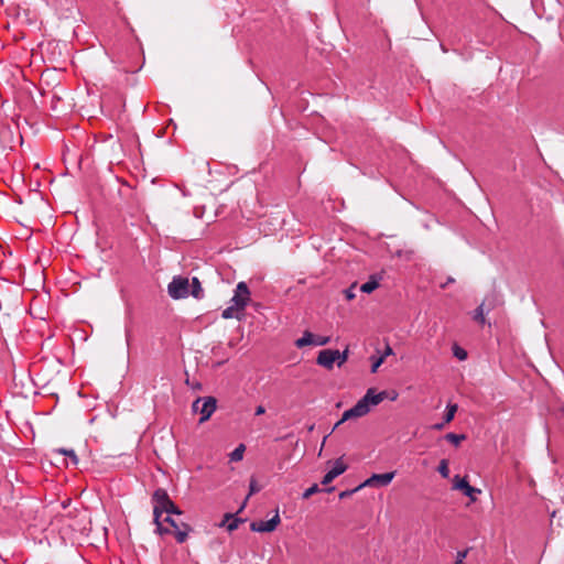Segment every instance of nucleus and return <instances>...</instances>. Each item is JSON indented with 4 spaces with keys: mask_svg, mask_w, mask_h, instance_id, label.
I'll use <instances>...</instances> for the list:
<instances>
[{
    "mask_svg": "<svg viewBox=\"0 0 564 564\" xmlns=\"http://www.w3.org/2000/svg\"><path fill=\"white\" fill-rule=\"evenodd\" d=\"M386 398H388L386 391L376 393L375 389H368L366 394L352 408L344 412L341 420L336 424V426L347 420L365 416L370 412L371 405H378Z\"/></svg>",
    "mask_w": 564,
    "mask_h": 564,
    "instance_id": "1",
    "label": "nucleus"
},
{
    "mask_svg": "<svg viewBox=\"0 0 564 564\" xmlns=\"http://www.w3.org/2000/svg\"><path fill=\"white\" fill-rule=\"evenodd\" d=\"M153 502V521L156 525L155 532L159 534H165L170 532L169 528L164 527L161 521V517L167 508H172V500L169 497V494L163 488H158L152 495Z\"/></svg>",
    "mask_w": 564,
    "mask_h": 564,
    "instance_id": "2",
    "label": "nucleus"
},
{
    "mask_svg": "<svg viewBox=\"0 0 564 564\" xmlns=\"http://www.w3.org/2000/svg\"><path fill=\"white\" fill-rule=\"evenodd\" d=\"M217 401L214 397L198 398L193 402L192 409L200 414L199 422L207 421L216 410Z\"/></svg>",
    "mask_w": 564,
    "mask_h": 564,
    "instance_id": "3",
    "label": "nucleus"
},
{
    "mask_svg": "<svg viewBox=\"0 0 564 564\" xmlns=\"http://www.w3.org/2000/svg\"><path fill=\"white\" fill-rule=\"evenodd\" d=\"M169 295L172 299H185L189 295V281L184 276H174L167 286Z\"/></svg>",
    "mask_w": 564,
    "mask_h": 564,
    "instance_id": "4",
    "label": "nucleus"
},
{
    "mask_svg": "<svg viewBox=\"0 0 564 564\" xmlns=\"http://www.w3.org/2000/svg\"><path fill=\"white\" fill-rule=\"evenodd\" d=\"M250 301V291L245 282H239L235 290V295L230 300V305L240 312H243Z\"/></svg>",
    "mask_w": 564,
    "mask_h": 564,
    "instance_id": "5",
    "label": "nucleus"
},
{
    "mask_svg": "<svg viewBox=\"0 0 564 564\" xmlns=\"http://www.w3.org/2000/svg\"><path fill=\"white\" fill-rule=\"evenodd\" d=\"M161 521L162 523H169L173 528V530L169 529V533H173L178 543H184L188 536V533L192 531V528L187 523H178L169 514Z\"/></svg>",
    "mask_w": 564,
    "mask_h": 564,
    "instance_id": "6",
    "label": "nucleus"
},
{
    "mask_svg": "<svg viewBox=\"0 0 564 564\" xmlns=\"http://www.w3.org/2000/svg\"><path fill=\"white\" fill-rule=\"evenodd\" d=\"M395 471L384 473V474H373L371 477L366 479L358 488V490L362 487H386L388 486L394 478Z\"/></svg>",
    "mask_w": 564,
    "mask_h": 564,
    "instance_id": "7",
    "label": "nucleus"
},
{
    "mask_svg": "<svg viewBox=\"0 0 564 564\" xmlns=\"http://www.w3.org/2000/svg\"><path fill=\"white\" fill-rule=\"evenodd\" d=\"M454 481L455 489L462 490L463 494L467 496L471 502L477 500V495L481 492L480 489L470 486L466 478H459V476H455Z\"/></svg>",
    "mask_w": 564,
    "mask_h": 564,
    "instance_id": "8",
    "label": "nucleus"
},
{
    "mask_svg": "<svg viewBox=\"0 0 564 564\" xmlns=\"http://www.w3.org/2000/svg\"><path fill=\"white\" fill-rule=\"evenodd\" d=\"M336 358H338L337 349H324L318 352L316 364L326 368L327 370H332L334 368V364L336 362Z\"/></svg>",
    "mask_w": 564,
    "mask_h": 564,
    "instance_id": "9",
    "label": "nucleus"
},
{
    "mask_svg": "<svg viewBox=\"0 0 564 564\" xmlns=\"http://www.w3.org/2000/svg\"><path fill=\"white\" fill-rule=\"evenodd\" d=\"M281 522L279 511H275L273 518L268 521L252 522L250 524V529L253 532H272L276 529L279 523Z\"/></svg>",
    "mask_w": 564,
    "mask_h": 564,
    "instance_id": "10",
    "label": "nucleus"
},
{
    "mask_svg": "<svg viewBox=\"0 0 564 564\" xmlns=\"http://www.w3.org/2000/svg\"><path fill=\"white\" fill-rule=\"evenodd\" d=\"M347 466L341 462V459H337L332 469H329L323 477L322 484L327 485L330 484L336 477L345 473Z\"/></svg>",
    "mask_w": 564,
    "mask_h": 564,
    "instance_id": "11",
    "label": "nucleus"
},
{
    "mask_svg": "<svg viewBox=\"0 0 564 564\" xmlns=\"http://www.w3.org/2000/svg\"><path fill=\"white\" fill-rule=\"evenodd\" d=\"M189 294L198 300L202 299L204 295V291L200 285V282H199L198 278H196V276H194L192 279V282L189 283Z\"/></svg>",
    "mask_w": 564,
    "mask_h": 564,
    "instance_id": "12",
    "label": "nucleus"
},
{
    "mask_svg": "<svg viewBox=\"0 0 564 564\" xmlns=\"http://www.w3.org/2000/svg\"><path fill=\"white\" fill-rule=\"evenodd\" d=\"M308 345H313V334L308 330L303 333V336L295 341L297 348H302Z\"/></svg>",
    "mask_w": 564,
    "mask_h": 564,
    "instance_id": "13",
    "label": "nucleus"
},
{
    "mask_svg": "<svg viewBox=\"0 0 564 564\" xmlns=\"http://www.w3.org/2000/svg\"><path fill=\"white\" fill-rule=\"evenodd\" d=\"M240 311H238L237 308H235L232 305H229L228 307H226L223 313H221V317L225 318V319H229V318H237V319H240L241 316H240Z\"/></svg>",
    "mask_w": 564,
    "mask_h": 564,
    "instance_id": "14",
    "label": "nucleus"
},
{
    "mask_svg": "<svg viewBox=\"0 0 564 564\" xmlns=\"http://www.w3.org/2000/svg\"><path fill=\"white\" fill-rule=\"evenodd\" d=\"M246 451L245 444H239L229 455L231 462H240Z\"/></svg>",
    "mask_w": 564,
    "mask_h": 564,
    "instance_id": "15",
    "label": "nucleus"
},
{
    "mask_svg": "<svg viewBox=\"0 0 564 564\" xmlns=\"http://www.w3.org/2000/svg\"><path fill=\"white\" fill-rule=\"evenodd\" d=\"M379 286V283L375 279H370L360 286V291L364 293H371Z\"/></svg>",
    "mask_w": 564,
    "mask_h": 564,
    "instance_id": "16",
    "label": "nucleus"
},
{
    "mask_svg": "<svg viewBox=\"0 0 564 564\" xmlns=\"http://www.w3.org/2000/svg\"><path fill=\"white\" fill-rule=\"evenodd\" d=\"M466 438V435L464 434H455V433H447L445 435V440H447L449 443H452L455 446H458L462 441Z\"/></svg>",
    "mask_w": 564,
    "mask_h": 564,
    "instance_id": "17",
    "label": "nucleus"
},
{
    "mask_svg": "<svg viewBox=\"0 0 564 564\" xmlns=\"http://www.w3.org/2000/svg\"><path fill=\"white\" fill-rule=\"evenodd\" d=\"M55 452L69 457L73 465L76 466L78 464V458H77V455L75 454L74 449L57 448V449H55Z\"/></svg>",
    "mask_w": 564,
    "mask_h": 564,
    "instance_id": "18",
    "label": "nucleus"
},
{
    "mask_svg": "<svg viewBox=\"0 0 564 564\" xmlns=\"http://www.w3.org/2000/svg\"><path fill=\"white\" fill-rule=\"evenodd\" d=\"M457 404H447L446 406V413L444 415V423H449L457 412Z\"/></svg>",
    "mask_w": 564,
    "mask_h": 564,
    "instance_id": "19",
    "label": "nucleus"
},
{
    "mask_svg": "<svg viewBox=\"0 0 564 564\" xmlns=\"http://www.w3.org/2000/svg\"><path fill=\"white\" fill-rule=\"evenodd\" d=\"M226 520L228 521L227 523V530L229 532H232L235 531L236 529H238V525L239 523L241 522V519H238V518H234L231 514H226L225 516Z\"/></svg>",
    "mask_w": 564,
    "mask_h": 564,
    "instance_id": "20",
    "label": "nucleus"
},
{
    "mask_svg": "<svg viewBox=\"0 0 564 564\" xmlns=\"http://www.w3.org/2000/svg\"><path fill=\"white\" fill-rule=\"evenodd\" d=\"M329 341H330V337H328V336H321V335L313 334V345L314 346H325Z\"/></svg>",
    "mask_w": 564,
    "mask_h": 564,
    "instance_id": "21",
    "label": "nucleus"
},
{
    "mask_svg": "<svg viewBox=\"0 0 564 564\" xmlns=\"http://www.w3.org/2000/svg\"><path fill=\"white\" fill-rule=\"evenodd\" d=\"M437 471L442 475V477L447 478L449 476L448 462L446 459H442L437 467Z\"/></svg>",
    "mask_w": 564,
    "mask_h": 564,
    "instance_id": "22",
    "label": "nucleus"
},
{
    "mask_svg": "<svg viewBox=\"0 0 564 564\" xmlns=\"http://www.w3.org/2000/svg\"><path fill=\"white\" fill-rule=\"evenodd\" d=\"M348 357H349L348 347H346V349H344L343 351L338 350V358H336L337 366L341 367L348 360Z\"/></svg>",
    "mask_w": 564,
    "mask_h": 564,
    "instance_id": "23",
    "label": "nucleus"
},
{
    "mask_svg": "<svg viewBox=\"0 0 564 564\" xmlns=\"http://www.w3.org/2000/svg\"><path fill=\"white\" fill-rule=\"evenodd\" d=\"M474 319L479 324H485V316H484V304H480L474 313Z\"/></svg>",
    "mask_w": 564,
    "mask_h": 564,
    "instance_id": "24",
    "label": "nucleus"
},
{
    "mask_svg": "<svg viewBox=\"0 0 564 564\" xmlns=\"http://www.w3.org/2000/svg\"><path fill=\"white\" fill-rule=\"evenodd\" d=\"M371 360H372L371 372L375 373L378 371L379 367L383 364L384 356H380L378 358L371 357Z\"/></svg>",
    "mask_w": 564,
    "mask_h": 564,
    "instance_id": "25",
    "label": "nucleus"
},
{
    "mask_svg": "<svg viewBox=\"0 0 564 564\" xmlns=\"http://www.w3.org/2000/svg\"><path fill=\"white\" fill-rule=\"evenodd\" d=\"M318 491H319L318 485L314 484L303 492L302 497H303V499H308L310 497H312L313 495H315Z\"/></svg>",
    "mask_w": 564,
    "mask_h": 564,
    "instance_id": "26",
    "label": "nucleus"
},
{
    "mask_svg": "<svg viewBox=\"0 0 564 564\" xmlns=\"http://www.w3.org/2000/svg\"><path fill=\"white\" fill-rule=\"evenodd\" d=\"M261 490V488L258 486V482L257 480L252 477L250 479V484H249V495L247 498H249L251 495H254L257 492H259Z\"/></svg>",
    "mask_w": 564,
    "mask_h": 564,
    "instance_id": "27",
    "label": "nucleus"
},
{
    "mask_svg": "<svg viewBox=\"0 0 564 564\" xmlns=\"http://www.w3.org/2000/svg\"><path fill=\"white\" fill-rule=\"evenodd\" d=\"M355 289H356V283L351 284L348 289H346L344 291L346 300L351 301L356 297Z\"/></svg>",
    "mask_w": 564,
    "mask_h": 564,
    "instance_id": "28",
    "label": "nucleus"
},
{
    "mask_svg": "<svg viewBox=\"0 0 564 564\" xmlns=\"http://www.w3.org/2000/svg\"><path fill=\"white\" fill-rule=\"evenodd\" d=\"M454 355L455 357H457L459 360H465L467 358V352L466 350H464L463 348L460 347H455L454 349Z\"/></svg>",
    "mask_w": 564,
    "mask_h": 564,
    "instance_id": "29",
    "label": "nucleus"
},
{
    "mask_svg": "<svg viewBox=\"0 0 564 564\" xmlns=\"http://www.w3.org/2000/svg\"><path fill=\"white\" fill-rule=\"evenodd\" d=\"M166 514L169 516H172V514H182V510L172 501V508H167V510L165 511Z\"/></svg>",
    "mask_w": 564,
    "mask_h": 564,
    "instance_id": "30",
    "label": "nucleus"
},
{
    "mask_svg": "<svg viewBox=\"0 0 564 564\" xmlns=\"http://www.w3.org/2000/svg\"><path fill=\"white\" fill-rule=\"evenodd\" d=\"M467 552H458V558L456 560L455 564H465L464 558L466 556Z\"/></svg>",
    "mask_w": 564,
    "mask_h": 564,
    "instance_id": "31",
    "label": "nucleus"
},
{
    "mask_svg": "<svg viewBox=\"0 0 564 564\" xmlns=\"http://www.w3.org/2000/svg\"><path fill=\"white\" fill-rule=\"evenodd\" d=\"M264 413H265L264 406L259 405V406L256 408V413H254L256 415H262Z\"/></svg>",
    "mask_w": 564,
    "mask_h": 564,
    "instance_id": "32",
    "label": "nucleus"
},
{
    "mask_svg": "<svg viewBox=\"0 0 564 564\" xmlns=\"http://www.w3.org/2000/svg\"><path fill=\"white\" fill-rule=\"evenodd\" d=\"M392 354H393L392 348L389 345H387L384 352L381 356H384V358H386L387 356L392 355Z\"/></svg>",
    "mask_w": 564,
    "mask_h": 564,
    "instance_id": "33",
    "label": "nucleus"
},
{
    "mask_svg": "<svg viewBox=\"0 0 564 564\" xmlns=\"http://www.w3.org/2000/svg\"><path fill=\"white\" fill-rule=\"evenodd\" d=\"M445 424H446V423H444V421H443L442 423H436V424H434V425H433V429H434V430H438V431H440V430H443V429H444V426H445Z\"/></svg>",
    "mask_w": 564,
    "mask_h": 564,
    "instance_id": "34",
    "label": "nucleus"
},
{
    "mask_svg": "<svg viewBox=\"0 0 564 564\" xmlns=\"http://www.w3.org/2000/svg\"><path fill=\"white\" fill-rule=\"evenodd\" d=\"M453 282H454V279L449 276V278L447 279L446 283L442 284V285H441V288H442V289H445L447 284L453 283Z\"/></svg>",
    "mask_w": 564,
    "mask_h": 564,
    "instance_id": "35",
    "label": "nucleus"
},
{
    "mask_svg": "<svg viewBox=\"0 0 564 564\" xmlns=\"http://www.w3.org/2000/svg\"><path fill=\"white\" fill-rule=\"evenodd\" d=\"M389 398H390L391 401H395L397 398H398V393L395 391H393L392 394H390Z\"/></svg>",
    "mask_w": 564,
    "mask_h": 564,
    "instance_id": "36",
    "label": "nucleus"
},
{
    "mask_svg": "<svg viewBox=\"0 0 564 564\" xmlns=\"http://www.w3.org/2000/svg\"><path fill=\"white\" fill-rule=\"evenodd\" d=\"M348 495H350V491H343V492H340L339 498H344Z\"/></svg>",
    "mask_w": 564,
    "mask_h": 564,
    "instance_id": "37",
    "label": "nucleus"
},
{
    "mask_svg": "<svg viewBox=\"0 0 564 564\" xmlns=\"http://www.w3.org/2000/svg\"><path fill=\"white\" fill-rule=\"evenodd\" d=\"M333 490H334V487H330L329 489H327L328 492H330Z\"/></svg>",
    "mask_w": 564,
    "mask_h": 564,
    "instance_id": "38",
    "label": "nucleus"
},
{
    "mask_svg": "<svg viewBox=\"0 0 564 564\" xmlns=\"http://www.w3.org/2000/svg\"><path fill=\"white\" fill-rule=\"evenodd\" d=\"M562 410L564 411V404H563V406H562Z\"/></svg>",
    "mask_w": 564,
    "mask_h": 564,
    "instance_id": "39",
    "label": "nucleus"
}]
</instances>
